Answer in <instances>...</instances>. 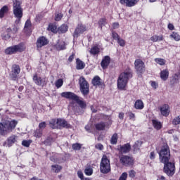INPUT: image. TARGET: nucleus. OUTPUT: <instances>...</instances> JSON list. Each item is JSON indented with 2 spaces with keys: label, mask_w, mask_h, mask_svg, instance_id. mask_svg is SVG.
<instances>
[{
  "label": "nucleus",
  "mask_w": 180,
  "mask_h": 180,
  "mask_svg": "<svg viewBox=\"0 0 180 180\" xmlns=\"http://www.w3.org/2000/svg\"><path fill=\"white\" fill-rule=\"evenodd\" d=\"M131 78H133V70H131V68H127L118 77L117 89L120 91H126V86H127V84Z\"/></svg>",
  "instance_id": "f257e3e1"
},
{
  "label": "nucleus",
  "mask_w": 180,
  "mask_h": 180,
  "mask_svg": "<svg viewBox=\"0 0 180 180\" xmlns=\"http://www.w3.org/2000/svg\"><path fill=\"white\" fill-rule=\"evenodd\" d=\"M63 18H64V14H63V13H56L55 17H54V20L56 22H60V20H61V19H63Z\"/></svg>",
  "instance_id": "79ce46f5"
},
{
  "label": "nucleus",
  "mask_w": 180,
  "mask_h": 180,
  "mask_svg": "<svg viewBox=\"0 0 180 180\" xmlns=\"http://www.w3.org/2000/svg\"><path fill=\"white\" fill-rule=\"evenodd\" d=\"M152 126L155 130H161L162 129V124L158 120H152Z\"/></svg>",
  "instance_id": "a878e982"
},
{
  "label": "nucleus",
  "mask_w": 180,
  "mask_h": 180,
  "mask_svg": "<svg viewBox=\"0 0 180 180\" xmlns=\"http://www.w3.org/2000/svg\"><path fill=\"white\" fill-rule=\"evenodd\" d=\"M129 178H134L136 176V171L134 170H130L129 172Z\"/></svg>",
  "instance_id": "bf43d9fd"
},
{
  "label": "nucleus",
  "mask_w": 180,
  "mask_h": 180,
  "mask_svg": "<svg viewBox=\"0 0 180 180\" xmlns=\"http://www.w3.org/2000/svg\"><path fill=\"white\" fill-rule=\"evenodd\" d=\"M111 36L113 40H116V41H118L120 38V36L119 35V34H117V32H116L115 31L112 32Z\"/></svg>",
  "instance_id": "8fccbe9b"
},
{
  "label": "nucleus",
  "mask_w": 180,
  "mask_h": 180,
  "mask_svg": "<svg viewBox=\"0 0 180 180\" xmlns=\"http://www.w3.org/2000/svg\"><path fill=\"white\" fill-rule=\"evenodd\" d=\"M13 13L14 18L17 19L15 23H19L23 18V8H22V1L13 0Z\"/></svg>",
  "instance_id": "20e7f679"
},
{
  "label": "nucleus",
  "mask_w": 180,
  "mask_h": 180,
  "mask_svg": "<svg viewBox=\"0 0 180 180\" xmlns=\"http://www.w3.org/2000/svg\"><path fill=\"white\" fill-rule=\"evenodd\" d=\"M107 23L108 22H106L105 18H100L98 20V26H99V27H101V29H102V27H103V26H105Z\"/></svg>",
  "instance_id": "a18cd8bd"
},
{
  "label": "nucleus",
  "mask_w": 180,
  "mask_h": 180,
  "mask_svg": "<svg viewBox=\"0 0 180 180\" xmlns=\"http://www.w3.org/2000/svg\"><path fill=\"white\" fill-rule=\"evenodd\" d=\"M57 126H58V127H63L65 129H70V127H71V125L68 124L67 120L62 118L57 119Z\"/></svg>",
  "instance_id": "a211bd4d"
},
{
  "label": "nucleus",
  "mask_w": 180,
  "mask_h": 180,
  "mask_svg": "<svg viewBox=\"0 0 180 180\" xmlns=\"http://www.w3.org/2000/svg\"><path fill=\"white\" fill-rule=\"evenodd\" d=\"M155 61L157 63V64H159V65H165L167 63V60H165V59L161 58H155Z\"/></svg>",
  "instance_id": "37998d69"
},
{
  "label": "nucleus",
  "mask_w": 180,
  "mask_h": 180,
  "mask_svg": "<svg viewBox=\"0 0 180 180\" xmlns=\"http://www.w3.org/2000/svg\"><path fill=\"white\" fill-rule=\"evenodd\" d=\"M74 58H75V53L72 52L68 59V63H72V61H74Z\"/></svg>",
  "instance_id": "13d9d810"
},
{
  "label": "nucleus",
  "mask_w": 180,
  "mask_h": 180,
  "mask_svg": "<svg viewBox=\"0 0 180 180\" xmlns=\"http://www.w3.org/2000/svg\"><path fill=\"white\" fill-rule=\"evenodd\" d=\"M163 172L167 175V176H174L175 174V162H169L167 161L166 162H163Z\"/></svg>",
  "instance_id": "6e6552de"
},
{
  "label": "nucleus",
  "mask_w": 180,
  "mask_h": 180,
  "mask_svg": "<svg viewBox=\"0 0 180 180\" xmlns=\"http://www.w3.org/2000/svg\"><path fill=\"white\" fill-rule=\"evenodd\" d=\"M117 42L119 44V46H120L121 47H124V46H126V41L123 39L120 38L117 41Z\"/></svg>",
  "instance_id": "864d4df0"
},
{
  "label": "nucleus",
  "mask_w": 180,
  "mask_h": 180,
  "mask_svg": "<svg viewBox=\"0 0 180 180\" xmlns=\"http://www.w3.org/2000/svg\"><path fill=\"white\" fill-rule=\"evenodd\" d=\"M53 141H54V139H53V137L51 136H48L44 141V144H46V146H51Z\"/></svg>",
  "instance_id": "49530a36"
},
{
  "label": "nucleus",
  "mask_w": 180,
  "mask_h": 180,
  "mask_svg": "<svg viewBox=\"0 0 180 180\" xmlns=\"http://www.w3.org/2000/svg\"><path fill=\"white\" fill-rule=\"evenodd\" d=\"M159 160L162 164L171 160V150L167 144L162 146L161 150L159 152Z\"/></svg>",
  "instance_id": "423d86ee"
},
{
  "label": "nucleus",
  "mask_w": 180,
  "mask_h": 180,
  "mask_svg": "<svg viewBox=\"0 0 180 180\" xmlns=\"http://www.w3.org/2000/svg\"><path fill=\"white\" fill-rule=\"evenodd\" d=\"M96 148H97L98 150H103V145H102L101 143H98L96 145Z\"/></svg>",
  "instance_id": "69168bd1"
},
{
  "label": "nucleus",
  "mask_w": 180,
  "mask_h": 180,
  "mask_svg": "<svg viewBox=\"0 0 180 180\" xmlns=\"http://www.w3.org/2000/svg\"><path fill=\"white\" fill-rule=\"evenodd\" d=\"M11 33H12V28H7L6 30L1 34L2 40H9V39H11Z\"/></svg>",
  "instance_id": "b1692460"
},
{
  "label": "nucleus",
  "mask_w": 180,
  "mask_h": 180,
  "mask_svg": "<svg viewBox=\"0 0 180 180\" xmlns=\"http://www.w3.org/2000/svg\"><path fill=\"white\" fill-rule=\"evenodd\" d=\"M118 139H119V136L117 135V133L113 134L110 139V144H112V145L117 144Z\"/></svg>",
  "instance_id": "58836bf2"
},
{
  "label": "nucleus",
  "mask_w": 180,
  "mask_h": 180,
  "mask_svg": "<svg viewBox=\"0 0 180 180\" xmlns=\"http://www.w3.org/2000/svg\"><path fill=\"white\" fill-rule=\"evenodd\" d=\"M79 84L81 94H82V95L84 96H88V95H89V84H88V82L86 79H85V77L83 76L79 77Z\"/></svg>",
  "instance_id": "1a4fd4ad"
},
{
  "label": "nucleus",
  "mask_w": 180,
  "mask_h": 180,
  "mask_svg": "<svg viewBox=\"0 0 180 180\" xmlns=\"http://www.w3.org/2000/svg\"><path fill=\"white\" fill-rule=\"evenodd\" d=\"M119 22L112 23V29H119Z\"/></svg>",
  "instance_id": "338daca9"
},
{
  "label": "nucleus",
  "mask_w": 180,
  "mask_h": 180,
  "mask_svg": "<svg viewBox=\"0 0 180 180\" xmlns=\"http://www.w3.org/2000/svg\"><path fill=\"white\" fill-rule=\"evenodd\" d=\"M72 150H75V151H79V150L82 148V144L78 143H73L72 145Z\"/></svg>",
  "instance_id": "c03bdc74"
},
{
  "label": "nucleus",
  "mask_w": 180,
  "mask_h": 180,
  "mask_svg": "<svg viewBox=\"0 0 180 180\" xmlns=\"http://www.w3.org/2000/svg\"><path fill=\"white\" fill-rule=\"evenodd\" d=\"M85 68V63H84L81 59H76V69L77 70H84Z\"/></svg>",
  "instance_id": "7c9ffc66"
},
{
  "label": "nucleus",
  "mask_w": 180,
  "mask_h": 180,
  "mask_svg": "<svg viewBox=\"0 0 180 180\" xmlns=\"http://www.w3.org/2000/svg\"><path fill=\"white\" fill-rule=\"evenodd\" d=\"M64 84V81L63 80V79H58L55 85L56 86V88H61L62 85H63Z\"/></svg>",
  "instance_id": "09e8293b"
},
{
  "label": "nucleus",
  "mask_w": 180,
  "mask_h": 180,
  "mask_svg": "<svg viewBox=\"0 0 180 180\" xmlns=\"http://www.w3.org/2000/svg\"><path fill=\"white\" fill-rule=\"evenodd\" d=\"M89 53L92 56H97V54H99V53H101V49H99L98 45H95L91 48Z\"/></svg>",
  "instance_id": "c756f323"
},
{
  "label": "nucleus",
  "mask_w": 180,
  "mask_h": 180,
  "mask_svg": "<svg viewBox=\"0 0 180 180\" xmlns=\"http://www.w3.org/2000/svg\"><path fill=\"white\" fill-rule=\"evenodd\" d=\"M86 30H88L86 25L81 22L79 23L72 34L74 39H78V37H79L81 34H84Z\"/></svg>",
  "instance_id": "f8f14e48"
},
{
  "label": "nucleus",
  "mask_w": 180,
  "mask_h": 180,
  "mask_svg": "<svg viewBox=\"0 0 180 180\" xmlns=\"http://www.w3.org/2000/svg\"><path fill=\"white\" fill-rule=\"evenodd\" d=\"M63 169V167L58 165H51V171L53 172H55L56 174H58V172H60Z\"/></svg>",
  "instance_id": "e433bc0d"
},
{
  "label": "nucleus",
  "mask_w": 180,
  "mask_h": 180,
  "mask_svg": "<svg viewBox=\"0 0 180 180\" xmlns=\"http://www.w3.org/2000/svg\"><path fill=\"white\" fill-rule=\"evenodd\" d=\"M17 137L18 136H16V135H11L7 139L6 141L5 142V144H7L8 147H12V145L16 143Z\"/></svg>",
  "instance_id": "4be33fe9"
},
{
  "label": "nucleus",
  "mask_w": 180,
  "mask_h": 180,
  "mask_svg": "<svg viewBox=\"0 0 180 180\" xmlns=\"http://www.w3.org/2000/svg\"><path fill=\"white\" fill-rule=\"evenodd\" d=\"M143 146V141H135L134 144L133 145V151L134 153H137V151H140V148Z\"/></svg>",
  "instance_id": "cd10ccee"
},
{
  "label": "nucleus",
  "mask_w": 180,
  "mask_h": 180,
  "mask_svg": "<svg viewBox=\"0 0 180 180\" xmlns=\"http://www.w3.org/2000/svg\"><path fill=\"white\" fill-rule=\"evenodd\" d=\"M157 180H167V178L164 176L159 175L158 176Z\"/></svg>",
  "instance_id": "774afa93"
},
{
  "label": "nucleus",
  "mask_w": 180,
  "mask_h": 180,
  "mask_svg": "<svg viewBox=\"0 0 180 180\" xmlns=\"http://www.w3.org/2000/svg\"><path fill=\"white\" fill-rule=\"evenodd\" d=\"M151 41H153V43H156L157 41H162L164 40V36L160 35H153L150 37Z\"/></svg>",
  "instance_id": "c9c22d12"
},
{
  "label": "nucleus",
  "mask_w": 180,
  "mask_h": 180,
  "mask_svg": "<svg viewBox=\"0 0 180 180\" xmlns=\"http://www.w3.org/2000/svg\"><path fill=\"white\" fill-rule=\"evenodd\" d=\"M32 140H23L22 141V146H23V147H30V144H32Z\"/></svg>",
  "instance_id": "de8ad7c7"
},
{
  "label": "nucleus",
  "mask_w": 180,
  "mask_h": 180,
  "mask_svg": "<svg viewBox=\"0 0 180 180\" xmlns=\"http://www.w3.org/2000/svg\"><path fill=\"white\" fill-rule=\"evenodd\" d=\"M49 127L53 129H58V127H57V120L52 119L49 122Z\"/></svg>",
  "instance_id": "a19ab883"
},
{
  "label": "nucleus",
  "mask_w": 180,
  "mask_h": 180,
  "mask_svg": "<svg viewBox=\"0 0 180 180\" xmlns=\"http://www.w3.org/2000/svg\"><path fill=\"white\" fill-rule=\"evenodd\" d=\"M54 48L58 51H61V50H65V49H67V47L65 46V41L58 40L56 44L54 45Z\"/></svg>",
  "instance_id": "aec40b11"
},
{
  "label": "nucleus",
  "mask_w": 180,
  "mask_h": 180,
  "mask_svg": "<svg viewBox=\"0 0 180 180\" xmlns=\"http://www.w3.org/2000/svg\"><path fill=\"white\" fill-rule=\"evenodd\" d=\"M19 74H20V66L16 64L13 65L11 73L10 74L12 81H18L19 79Z\"/></svg>",
  "instance_id": "ddd939ff"
},
{
  "label": "nucleus",
  "mask_w": 180,
  "mask_h": 180,
  "mask_svg": "<svg viewBox=\"0 0 180 180\" xmlns=\"http://www.w3.org/2000/svg\"><path fill=\"white\" fill-rule=\"evenodd\" d=\"M118 180H127V172H123Z\"/></svg>",
  "instance_id": "4d7b16f0"
},
{
  "label": "nucleus",
  "mask_w": 180,
  "mask_h": 180,
  "mask_svg": "<svg viewBox=\"0 0 180 180\" xmlns=\"http://www.w3.org/2000/svg\"><path fill=\"white\" fill-rule=\"evenodd\" d=\"M67 32H68V25H67L66 24H62L58 28V32L59 33V34L67 33Z\"/></svg>",
  "instance_id": "c85d7f7f"
},
{
  "label": "nucleus",
  "mask_w": 180,
  "mask_h": 180,
  "mask_svg": "<svg viewBox=\"0 0 180 180\" xmlns=\"http://www.w3.org/2000/svg\"><path fill=\"white\" fill-rule=\"evenodd\" d=\"M170 37L172 39H174V40H175V41H180V35L179 34H178V32H173L171 34H170Z\"/></svg>",
  "instance_id": "ea45409f"
},
{
  "label": "nucleus",
  "mask_w": 180,
  "mask_h": 180,
  "mask_svg": "<svg viewBox=\"0 0 180 180\" xmlns=\"http://www.w3.org/2000/svg\"><path fill=\"white\" fill-rule=\"evenodd\" d=\"M139 1L140 0H120L121 5L127 6V8H133V6H136Z\"/></svg>",
  "instance_id": "2eb2a0df"
},
{
  "label": "nucleus",
  "mask_w": 180,
  "mask_h": 180,
  "mask_svg": "<svg viewBox=\"0 0 180 180\" xmlns=\"http://www.w3.org/2000/svg\"><path fill=\"white\" fill-rule=\"evenodd\" d=\"M8 12H9V7L8 6H4L0 9V19H3L5 17V14L8 13Z\"/></svg>",
  "instance_id": "2f4dec72"
},
{
  "label": "nucleus",
  "mask_w": 180,
  "mask_h": 180,
  "mask_svg": "<svg viewBox=\"0 0 180 180\" xmlns=\"http://www.w3.org/2000/svg\"><path fill=\"white\" fill-rule=\"evenodd\" d=\"M96 130L98 131H103L106 129V122H100L94 124Z\"/></svg>",
  "instance_id": "5701e85b"
},
{
  "label": "nucleus",
  "mask_w": 180,
  "mask_h": 180,
  "mask_svg": "<svg viewBox=\"0 0 180 180\" xmlns=\"http://www.w3.org/2000/svg\"><path fill=\"white\" fill-rule=\"evenodd\" d=\"M25 50L26 45L21 42L17 45L7 47L4 51V53L7 56H12V54H16V53H23Z\"/></svg>",
  "instance_id": "39448f33"
},
{
  "label": "nucleus",
  "mask_w": 180,
  "mask_h": 180,
  "mask_svg": "<svg viewBox=\"0 0 180 180\" xmlns=\"http://www.w3.org/2000/svg\"><path fill=\"white\" fill-rule=\"evenodd\" d=\"M32 27V21L30 19H27L25 24V29H30Z\"/></svg>",
  "instance_id": "5fc2aeb1"
},
{
  "label": "nucleus",
  "mask_w": 180,
  "mask_h": 180,
  "mask_svg": "<svg viewBox=\"0 0 180 180\" xmlns=\"http://www.w3.org/2000/svg\"><path fill=\"white\" fill-rule=\"evenodd\" d=\"M179 79H180V70H179L176 73L172 75V80L171 81V82H173V84H178V82H179Z\"/></svg>",
  "instance_id": "f704fd0d"
},
{
  "label": "nucleus",
  "mask_w": 180,
  "mask_h": 180,
  "mask_svg": "<svg viewBox=\"0 0 180 180\" xmlns=\"http://www.w3.org/2000/svg\"><path fill=\"white\" fill-rule=\"evenodd\" d=\"M172 124H174V126H178V124H180V115L178 117H176L173 120Z\"/></svg>",
  "instance_id": "603ef678"
},
{
  "label": "nucleus",
  "mask_w": 180,
  "mask_h": 180,
  "mask_svg": "<svg viewBox=\"0 0 180 180\" xmlns=\"http://www.w3.org/2000/svg\"><path fill=\"white\" fill-rule=\"evenodd\" d=\"M129 120H133V119H136V115L132 112H130L129 114Z\"/></svg>",
  "instance_id": "680f3d73"
},
{
  "label": "nucleus",
  "mask_w": 180,
  "mask_h": 180,
  "mask_svg": "<svg viewBox=\"0 0 180 180\" xmlns=\"http://www.w3.org/2000/svg\"><path fill=\"white\" fill-rule=\"evenodd\" d=\"M167 27L169 30H175V26H174V24L172 23H169Z\"/></svg>",
  "instance_id": "052dcab7"
},
{
  "label": "nucleus",
  "mask_w": 180,
  "mask_h": 180,
  "mask_svg": "<svg viewBox=\"0 0 180 180\" xmlns=\"http://www.w3.org/2000/svg\"><path fill=\"white\" fill-rule=\"evenodd\" d=\"M117 150L120 154H127L131 150V145H130V143L120 145Z\"/></svg>",
  "instance_id": "dca6fc26"
},
{
  "label": "nucleus",
  "mask_w": 180,
  "mask_h": 180,
  "mask_svg": "<svg viewBox=\"0 0 180 180\" xmlns=\"http://www.w3.org/2000/svg\"><path fill=\"white\" fill-rule=\"evenodd\" d=\"M134 108L135 109L141 110V109H144V103L141 100H136L134 103Z\"/></svg>",
  "instance_id": "473e14b6"
},
{
  "label": "nucleus",
  "mask_w": 180,
  "mask_h": 180,
  "mask_svg": "<svg viewBox=\"0 0 180 180\" xmlns=\"http://www.w3.org/2000/svg\"><path fill=\"white\" fill-rule=\"evenodd\" d=\"M111 171L110 160L106 155H103L100 163V172L101 174H109Z\"/></svg>",
  "instance_id": "0eeeda50"
},
{
  "label": "nucleus",
  "mask_w": 180,
  "mask_h": 180,
  "mask_svg": "<svg viewBox=\"0 0 180 180\" xmlns=\"http://www.w3.org/2000/svg\"><path fill=\"white\" fill-rule=\"evenodd\" d=\"M48 32H51L52 33H57L58 31L57 30V25L54 23H49L47 27Z\"/></svg>",
  "instance_id": "72a5a7b5"
},
{
  "label": "nucleus",
  "mask_w": 180,
  "mask_h": 180,
  "mask_svg": "<svg viewBox=\"0 0 180 180\" xmlns=\"http://www.w3.org/2000/svg\"><path fill=\"white\" fill-rule=\"evenodd\" d=\"M62 98H65V99H70V101H75L76 103L79 106L80 109L85 110L86 109V102L84 101V98H79L78 95L75 94L74 92L65 91L61 93Z\"/></svg>",
  "instance_id": "7ed1b4c3"
},
{
  "label": "nucleus",
  "mask_w": 180,
  "mask_h": 180,
  "mask_svg": "<svg viewBox=\"0 0 180 180\" xmlns=\"http://www.w3.org/2000/svg\"><path fill=\"white\" fill-rule=\"evenodd\" d=\"M134 69L138 75L142 76L146 72V63L141 59H136Z\"/></svg>",
  "instance_id": "9d476101"
},
{
  "label": "nucleus",
  "mask_w": 180,
  "mask_h": 180,
  "mask_svg": "<svg viewBox=\"0 0 180 180\" xmlns=\"http://www.w3.org/2000/svg\"><path fill=\"white\" fill-rule=\"evenodd\" d=\"M119 158L120 162L123 167H132V165H134V159L133 157L122 155L119 156Z\"/></svg>",
  "instance_id": "9b49d317"
},
{
  "label": "nucleus",
  "mask_w": 180,
  "mask_h": 180,
  "mask_svg": "<svg viewBox=\"0 0 180 180\" xmlns=\"http://www.w3.org/2000/svg\"><path fill=\"white\" fill-rule=\"evenodd\" d=\"M160 78L162 81H167L169 78V71L168 69H165L160 72Z\"/></svg>",
  "instance_id": "393cba45"
},
{
  "label": "nucleus",
  "mask_w": 180,
  "mask_h": 180,
  "mask_svg": "<svg viewBox=\"0 0 180 180\" xmlns=\"http://www.w3.org/2000/svg\"><path fill=\"white\" fill-rule=\"evenodd\" d=\"M16 126H18V121L15 120L0 122V136H6L12 133L16 129Z\"/></svg>",
  "instance_id": "f03ea898"
},
{
  "label": "nucleus",
  "mask_w": 180,
  "mask_h": 180,
  "mask_svg": "<svg viewBox=\"0 0 180 180\" xmlns=\"http://www.w3.org/2000/svg\"><path fill=\"white\" fill-rule=\"evenodd\" d=\"M92 85L94 86H101L102 85V82L99 76H95L91 81Z\"/></svg>",
  "instance_id": "bb28decb"
},
{
  "label": "nucleus",
  "mask_w": 180,
  "mask_h": 180,
  "mask_svg": "<svg viewBox=\"0 0 180 180\" xmlns=\"http://www.w3.org/2000/svg\"><path fill=\"white\" fill-rule=\"evenodd\" d=\"M84 174H86V175H87L88 176H91V175L94 174V170H92V169L91 168L85 169Z\"/></svg>",
  "instance_id": "6e6d98bb"
},
{
  "label": "nucleus",
  "mask_w": 180,
  "mask_h": 180,
  "mask_svg": "<svg viewBox=\"0 0 180 180\" xmlns=\"http://www.w3.org/2000/svg\"><path fill=\"white\" fill-rule=\"evenodd\" d=\"M109 64H110V56H104L101 63V66L102 67L103 70H106V68L109 67Z\"/></svg>",
  "instance_id": "6ab92c4d"
},
{
  "label": "nucleus",
  "mask_w": 180,
  "mask_h": 180,
  "mask_svg": "<svg viewBox=\"0 0 180 180\" xmlns=\"http://www.w3.org/2000/svg\"><path fill=\"white\" fill-rule=\"evenodd\" d=\"M170 112L169 105L168 104H164L160 107V113L162 116L168 117V116H169Z\"/></svg>",
  "instance_id": "f3484780"
},
{
  "label": "nucleus",
  "mask_w": 180,
  "mask_h": 180,
  "mask_svg": "<svg viewBox=\"0 0 180 180\" xmlns=\"http://www.w3.org/2000/svg\"><path fill=\"white\" fill-rule=\"evenodd\" d=\"M151 86L152 88H154V89H157L158 84L155 82H151Z\"/></svg>",
  "instance_id": "0e129e2a"
},
{
  "label": "nucleus",
  "mask_w": 180,
  "mask_h": 180,
  "mask_svg": "<svg viewBox=\"0 0 180 180\" xmlns=\"http://www.w3.org/2000/svg\"><path fill=\"white\" fill-rule=\"evenodd\" d=\"M46 127H47V122H41L39 124V130H44V129H46Z\"/></svg>",
  "instance_id": "3c124183"
},
{
  "label": "nucleus",
  "mask_w": 180,
  "mask_h": 180,
  "mask_svg": "<svg viewBox=\"0 0 180 180\" xmlns=\"http://www.w3.org/2000/svg\"><path fill=\"white\" fill-rule=\"evenodd\" d=\"M32 79L36 85H38L39 86H44V82H43V79L37 76V74L34 75Z\"/></svg>",
  "instance_id": "412c9836"
},
{
  "label": "nucleus",
  "mask_w": 180,
  "mask_h": 180,
  "mask_svg": "<svg viewBox=\"0 0 180 180\" xmlns=\"http://www.w3.org/2000/svg\"><path fill=\"white\" fill-rule=\"evenodd\" d=\"M49 43H50V41H49V39H47V37L44 36H41L38 37L36 41L37 50H41V48L47 46Z\"/></svg>",
  "instance_id": "4468645a"
},
{
  "label": "nucleus",
  "mask_w": 180,
  "mask_h": 180,
  "mask_svg": "<svg viewBox=\"0 0 180 180\" xmlns=\"http://www.w3.org/2000/svg\"><path fill=\"white\" fill-rule=\"evenodd\" d=\"M34 137H36V139H41L43 136V130L37 129L33 132Z\"/></svg>",
  "instance_id": "4c0bfd02"
},
{
  "label": "nucleus",
  "mask_w": 180,
  "mask_h": 180,
  "mask_svg": "<svg viewBox=\"0 0 180 180\" xmlns=\"http://www.w3.org/2000/svg\"><path fill=\"white\" fill-rule=\"evenodd\" d=\"M150 160H155V151L150 152Z\"/></svg>",
  "instance_id": "e2e57ef3"
}]
</instances>
